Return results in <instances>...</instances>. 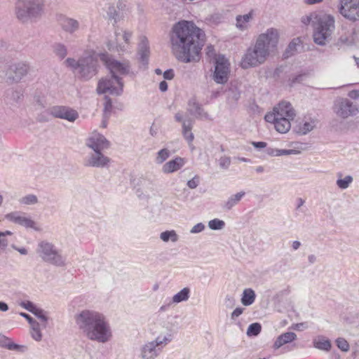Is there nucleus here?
<instances>
[{
  "label": "nucleus",
  "mask_w": 359,
  "mask_h": 359,
  "mask_svg": "<svg viewBox=\"0 0 359 359\" xmlns=\"http://www.w3.org/2000/svg\"><path fill=\"white\" fill-rule=\"evenodd\" d=\"M204 41V32L192 21L182 20L172 27L170 34L172 50L182 62L198 61Z\"/></svg>",
  "instance_id": "obj_1"
},
{
  "label": "nucleus",
  "mask_w": 359,
  "mask_h": 359,
  "mask_svg": "<svg viewBox=\"0 0 359 359\" xmlns=\"http://www.w3.org/2000/svg\"><path fill=\"white\" fill-rule=\"evenodd\" d=\"M278 42L277 29H268L259 35L253 46L249 47L241 61V67L247 69L264 63L270 54L275 50Z\"/></svg>",
  "instance_id": "obj_2"
},
{
  "label": "nucleus",
  "mask_w": 359,
  "mask_h": 359,
  "mask_svg": "<svg viewBox=\"0 0 359 359\" xmlns=\"http://www.w3.org/2000/svg\"><path fill=\"white\" fill-rule=\"evenodd\" d=\"M76 323L81 332L90 340L106 343L111 337L105 317L95 311H82L76 316Z\"/></svg>",
  "instance_id": "obj_3"
},
{
  "label": "nucleus",
  "mask_w": 359,
  "mask_h": 359,
  "mask_svg": "<svg viewBox=\"0 0 359 359\" xmlns=\"http://www.w3.org/2000/svg\"><path fill=\"white\" fill-rule=\"evenodd\" d=\"M295 116L296 112L292 104L288 102L282 101L273 107L272 112L265 115L264 119L269 123H273L278 132L286 133L290 129V121Z\"/></svg>",
  "instance_id": "obj_4"
},
{
  "label": "nucleus",
  "mask_w": 359,
  "mask_h": 359,
  "mask_svg": "<svg viewBox=\"0 0 359 359\" xmlns=\"http://www.w3.org/2000/svg\"><path fill=\"white\" fill-rule=\"evenodd\" d=\"M43 11V0H17L15 4V16L22 24L37 22Z\"/></svg>",
  "instance_id": "obj_5"
},
{
  "label": "nucleus",
  "mask_w": 359,
  "mask_h": 359,
  "mask_svg": "<svg viewBox=\"0 0 359 359\" xmlns=\"http://www.w3.org/2000/svg\"><path fill=\"white\" fill-rule=\"evenodd\" d=\"M65 63L73 69L80 78L88 80L97 74L98 61L92 55L81 57L78 60L67 58Z\"/></svg>",
  "instance_id": "obj_6"
},
{
  "label": "nucleus",
  "mask_w": 359,
  "mask_h": 359,
  "mask_svg": "<svg viewBox=\"0 0 359 359\" xmlns=\"http://www.w3.org/2000/svg\"><path fill=\"white\" fill-rule=\"evenodd\" d=\"M36 252L46 262H48L56 266H65L66 259L57 250L55 245L46 241H41L38 244Z\"/></svg>",
  "instance_id": "obj_7"
},
{
  "label": "nucleus",
  "mask_w": 359,
  "mask_h": 359,
  "mask_svg": "<svg viewBox=\"0 0 359 359\" xmlns=\"http://www.w3.org/2000/svg\"><path fill=\"white\" fill-rule=\"evenodd\" d=\"M334 29V20L330 15H325L318 20L313 33L314 42L323 46L328 41Z\"/></svg>",
  "instance_id": "obj_8"
},
{
  "label": "nucleus",
  "mask_w": 359,
  "mask_h": 359,
  "mask_svg": "<svg viewBox=\"0 0 359 359\" xmlns=\"http://www.w3.org/2000/svg\"><path fill=\"white\" fill-rule=\"evenodd\" d=\"M124 83L120 76L107 75L101 79L97 84V92L99 94L109 93L112 95H121L123 91Z\"/></svg>",
  "instance_id": "obj_9"
},
{
  "label": "nucleus",
  "mask_w": 359,
  "mask_h": 359,
  "mask_svg": "<svg viewBox=\"0 0 359 359\" xmlns=\"http://www.w3.org/2000/svg\"><path fill=\"white\" fill-rule=\"evenodd\" d=\"M171 335L158 336L154 341L144 344L141 348V358L142 359H155L161 352L163 344L165 345L170 341Z\"/></svg>",
  "instance_id": "obj_10"
},
{
  "label": "nucleus",
  "mask_w": 359,
  "mask_h": 359,
  "mask_svg": "<svg viewBox=\"0 0 359 359\" xmlns=\"http://www.w3.org/2000/svg\"><path fill=\"white\" fill-rule=\"evenodd\" d=\"M213 80L217 83L224 84L228 81L229 74V64L224 56L219 55L215 58Z\"/></svg>",
  "instance_id": "obj_11"
},
{
  "label": "nucleus",
  "mask_w": 359,
  "mask_h": 359,
  "mask_svg": "<svg viewBox=\"0 0 359 359\" xmlns=\"http://www.w3.org/2000/svg\"><path fill=\"white\" fill-rule=\"evenodd\" d=\"M111 159L105 156L102 151H92L88 153L83 160V165L93 168H107Z\"/></svg>",
  "instance_id": "obj_12"
},
{
  "label": "nucleus",
  "mask_w": 359,
  "mask_h": 359,
  "mask_svg": "<svg viewBox=\"0 0 359 359\" xmlns=\"http://www.w3.org/2000/svg\"><path fill=\"white\" fill-rule=\"evenodd\" d=\"M339 12L350 20H359V0H340Z\"/></svg>",
  "instance_id": "obj_13"
},
{
  "label": "nucleus",
  "mask_w": 359,
  "mask_h": 359,
  "mask_svg": "<svg viewBox=\"0 0 359 359\" xmlns=\"http://www.w3.org/2000/svg\"><path fill=\"white\" fill-rule=\"evenodd\" d=\"M48 113L55 118L65 119L74 122L79 118L78 112L67 106H53L48 109Z\"/></svg>",
  "instance_id": "obj_14"
},
{
  "label": "nucleus",
  "mask_w": 359,
  "mask_h": 359,
  "mask_svg": "<svg viewBox=\"0 0 359 359\" xmlns=\"http://www.w3.org/2000/svg\"><path fill=\"white\" fill-rule=\"evenodd\" d=\"M28 69V65L23 62L11 65L6 73V81L8 83L19 82L27 74Z\"/></svg>",
  "instance_id": "obj_15"
},
{
  "label": "nucleus",
  "mask_w": 359,
  "mask_h": 359,
  "mask_svg": "<svg viewBox=\"0 0 359 359\" xmlns=\"http://www.w3.org/2000/svg\"><path fill=\"white\" fill-rule=\"evenodd\" d=\"M115 36L116 42L109 41L107 43L109 50L116 49L117 51H124L126 45H128L130 42L132 32L118 29L115 30Z\"/></svg>",
  "instance_id": "obj_16"
},
{
  "label": "nucleus",
  "mask_w": 359,
  "mask_h": 359,
  "mask_svg": "<svg viewBox=\"0 0 359 359\" xmlns=\"http://www.w3.org/2000/svg\"><path fill=\"white\" fill-rule=\"evenodd\" d=\"M86 145L92 151H103L109 148V142L100 133L94 132L86 140Z\"/></svg>",
  "instance_id": "obj_17"
},
{
  "label": "nucleus",
  "mask_w": 359,
  "mask_h": 359,
  "mask_svg": "<svg viewBox=\"0 0 359 359\" xmlns=\"http://www.w3.org/2000/svg\"><path fill=\"white\" fill-rule=\"evenodd\" d=\"M5 217L10 222L21 225L25 228H32L35 230H39L36 226V222L31 219V218L27 217L24 212H12L6 215Z\"/></svg>",
  "instance_id": "obj_18"
},
{
  "label": "nucleus",
  "mask_w": 359,
  "mask_h": 359,
  "mask_svg": "<svg viewBox=\"0 0 359 359\" xmlns=\"http://www.w3.org/2000/svg\"><path fill=\"white\" fill-rule=\"evenodd\" d=\"M358 108L348 99L342 100L338 105L337 114L339 116L346 118L348 116H355L358 113Z\"/></svg>",
  "instance_id": "obj_19"
},
{
  "label": "nucleus",
  "mask_w": 359,
  "mask_h": 359,
  "mask_svg": "<svg viewBox=\"0 0 359 359\" xmlns=\"http://www.w3.org/2000/svg\"><path fill=\"white\" fill-rule=\"evenodd\" d=\"M110 74L114 77L127 75L130 72V65L128 62H121L117 60H111L108 63Z\"/></svg>",
  "instance_id": "obj_20"
},
{
  "label": "nucleus",
  "mask_w": 359,
  "mask_h": 359,
  "mask_svg": "<svg viewBox=\"0 0 359 359\" xmlns=\"http://www.w3.org/2000/svg\"><path fill=\"white\" fill-rule=\"evenodd\" d=\"M62 29L72 36H75L80 29V22L72 18L64 17L60 21Z\"/></svg>",
  "instance_id": "obj_21"
},
{
  "label": "nucleus",
  "mask_w": 359,
  "mask_h": 359,
  "mask_svg": "<svg viewBox=\"0 0 359 359\" xmlns=\"http://www.w3.org/2000/svg\"><path fill=\"white\" fill-rule=\"evenodd\" d=\"M186 163L184 158L177 156L166 162L162 166V172L165 174H170L180 170Z\"/></svg>",
  "instance_id": "obj_22"
},
{
  "label": "nucleus",
  "mask_w": 359,
  "mask_h": 359,
  "mask_svg": "<svg viewBox=\"0 0 359 359\" xmlns=\"http://www.w3.org/2000/svg\"><path fill=\"white\" fill-rule=\"evenodd\" d=\"M138 55L140 60L144 65L148 64L149 57L150 55L149 41L145 36L140 38V41L138 46Z\"/></svg>",
  "instance_id": "obj_23"
},
{
  "label": "nucleus",
  "mask_w": 359,
  "mask_h": 359,
  "mask_svg": "<svg viewBox=\"0 0 359 359\" xmlns=\"http://www.w3.org/2000/svg\"><path fill=\"white\" fill-rule=\"evenodd\" d=\"M23 97V90L20 86L8 88L6 91V101L11 104L18 103Z\"/></svg>",
  "instance_id": "obj_24"
},
{
  "label": "nucleus",
  "mask_w": 359,
  "mask_h": 359,
  "mask_svg": "<svg viewBox=\"0 0 359 359\" xmlns=\"http://www.w3.org/2000/svg\"><path fill=\"white\" fill-rule=\"evenodd\" d=\"M297 336L294 332H287L283 333L282 334L279 335L276 338V339L273 345V348L275 350H277V349L280 348V347H282L283 346L295 341L297 339Z\"/></svg>",
  "instance_id": "obj_25"
},
{
  "label": "nucleus",
  "mask_w": 359,
  "mask_h": 359,
  "mask_svg": "<svg viewBox=\"0 0 359 359\" xmlns=\"http://www.w3.org/2000/svg\"><path fill=\"white\" fill-rule=\"evenodd\" d=\"M123 4L120 0H118L116 4L109 5L107 11V14L110 20H113L114 23H116L122 17L121 9Z\"/></svg>",
  "instance_id": "obj_26"
},
{
  "label": "nucleus",
  "mask_w": 359,
  "mask_h": 359,
  "mask_svg": "<svg viewBox=\"0 0 359 359\" xmlns=\"http://www.w3.org/2000/svg\"><path fill=\"white\" fill-rule=\"evenodd\" d=\"M0 346L2 348H6L8 350L19 351L22 352L27 350L26 346H20L13 343L11 339L1 334H0Z\"/></svg>",
  "instance_id": "obj_27"
},
{
  "label": "nucleus",
  "mask_w": 359,
  "mask_h": 359,
  "mask_svg": "<svg viewBox=\"0 0 359 359\" xmlns=\"http://www.w3.org/2000/svg\"><path fill=\"white\" fill-rule=\"evenodd\" d=\"M254 11L251 10L248 14L238 15L236 18V27L241 31H244L248 29V22H249L253 18Z\"/></svg>",
  "instance_id": "obj_28"
},
{
  "label": "nucleus",
  "mask_w": 359,
  "mask_h": 359,
  "mask_svg": "<svg viewBox=\"0 0 359 359\" xmlns=\"http://www.w3.org/2000/svg\"><path fill=\"white\" fill-rule=\"evenodd\" d=\"M194 121L191 118L186 119L183 122L182 134L184 137L189 142H191L194 140V136L191 133Z\"/></svg>",
  "instance_id": "obj_29"
},
{
  "label": "nucleus",
  "mask_w": 359,
  "mask_h": 359,
  "mask_svg": "<svg viewBox=\"0 0 359 359\" xmlns=\"http://www.w3.org/2000/svg\"><path fill=\"white\" fill-rule=\"evenodd\" d=\"M245 192L241 191L234 195L231 196L228 200L224 203L223 208L226 210H230L233 208L236 205H237L239 201L244 196Z\"/></svg>",
  "instance_id": "obj_30"
},
{
  "label": "nucleus",
  "mask_w": 359,
  "mask_h": 359,
  "mask_svg": "<svg viewBox=\"0 0 359 359\" xmlns=\"http://www.w3.org/2000/svg\"><path fill=\"white\" fill-rule=\"evenodd\" d=\"M313 346L318 349L328 351L331 348L330 341L325 337L318 336L313 341Z\"/></svg>",
  "instance_id": "obj_31"
},
{
  "label": "nucleus",
  "mask_w": 359,
  "mask_h": 359,
  "mask_svg": "<svg viewBox=\"0 0 359 359\" xmlns=\"http://www.w3.org/2000/svg\"><path fill=\"white\" fill-rule=\"evenodd\" d=\"M255 291L250 288L244 290L241 298V302L244 306H250L253 304L255 300Z\"/></svg>",
  "instance_id": "obj_32"
},
{
  "label": "nucleus",
  "mask_w": 359,
  "mask_h": 359,
  "mask_svg": "<svg viewBox=\"0 0 359 359\" xmlns=\"http://www.w3.org/2000/svg\"><path fill=\"white\" fill-rule=\"evenodd\" d=\"M179 235L175 230H167L160 233V238L165 243H176L179 240Z\"/></svg>",
  "instance_id": "obj_33"
},
{
  "label": "nucleus",
  "mask_w": 359,
  "mask_h": 359,
  "mask_svg": "<svg viewBox=\"0 0 359 359\" xmlns=\"http://www.w3.org/2000/svg\"><path fill=\"white\" fill-rule=\"evenodd\" d=\"M241 97V90L237 85L231 84L227 90V99L229 102H236Z\"/></svg>",
  "instance_id": "obj_34"
},
{
  "label": "nucleus",
  "mask_w": 359,
  "mask_h": 359,
  "mask_svg": "<svg viewBox=\"0 0 359 359\" xmlns=\"http://www.w3.org/2000/svg\"><path fill=\"white\" fill-rule=\"evenodd\" d=\"M189 294L190 289L189 287H184L172 297V302L178 304L187 301L189 298Z\"/></svg>",
  "instance_id": "obj_35"
},
{
  "label": "nucleus",
  "mask_w": 359,
  "mask_h": 359,
  "mask_svg": "<svg viewBox=\"0 0 359 359\" xmlns=\"http://www.w3.org/2000/svg\"><path fill=\"white\" fill-rule=\"evenodd\" d=\"M54 54L60 60H63L67 55V48L62 43H55L53 46Z\"/></svg>",
  "instance_id": "obj_36"
},
{
  "label": "nucleus",
  "mask_w": 359,
  "mask_h": 359,
  "mask_svg": "<svg viewBox=\"0 0 359 359\" xmlns=\"http://www.w3.org/2000/svg\"><path fill=\"white\" fill-rule=\"evenodd\" d=\"M170 150L167 148H163L157 152L156 156L155 158V162L157 164H162L170 157Z\"/></svg>",
  "instance_id": "obj_37"
},
{
  "label": "nucleus",
  "mask_w": 359,
  "mask_h": 359,
  "mask_svg": "<svg viewBox=\"0 0 359 359\" xmlns=\"http://www.w3.org/2000/svg\"><path fill=\"white\" fill-rule=\"evenodd\" d=\"M32 313L39 319V324L41 326V327L46 328L47 326L48 321V317L46 314V312L39 308H36Z\"/></svg>",
  "instance_id": "obj_38"
},
{
  "label": "nucleus",
  "mask_w": 359,
  "mask_h": 359,
  "mask_svg": "<svg viewBox=\"0 0 359 359\" xmlns=\"http://www.w3.org/2000/svg\"><path fill=\"white\" fill-rule=\"evenodd\" d=\"M13 233L10 231H0V255L5 250L8 245V241L6 236H11Z\"/></svg>",
  "instance_id": "obj_39"
},
{
  "label": "nucleus",
  "mask_w": 359,
  "mask_h": 359,
  "mask_svg": "<svg viewBox=\"0 0 359 359\" xmlns=\"http://www.w3.org/2000/svg\"><path fill=\"white\" fill-rule=\"evenodd\" d=\"M189 111L191 115H194L196 117H202L203 114L206 116V114L203 113L201 107L194 102L189 103Z\"/></svg>",
  "instance_id": "obj_40"
},
{
  "label": "nucleus",
  "mask_w": 359,
  "mask_h": 359,
  "mask_svg": "<svg viewBox=\"0 0 359 359\" xmlns=\"http://www.w3.org/2000/svg\"><path fill=\"white\" fill-rule=\"evenodd\" d=\"M353 180V179L352 176L347 175L343 179L339 178L337 180L336 184L339 189H346L350 186Z\"/></svg>",
  "instance_id": "obj_41"
},
{
  "label": "nucleus",
  "mask_w": 359,
  "mask_h": 359,
  "mask_svg": "<svg viewBox=\"0 0 359 359\" xmlns=\"http://www.w3.org/2000/svg\"><path fill=\"white\" fill-rule=\"evenodd\" d=\"M31 327V334L32 338L37 341H40L42 339V334L40 331V327H41V326L40 325L39 323H34V325H32Z\"/></svg>",
  "instance_id": "obj_42"
},
{
  "label": "nucleus",
  "mask_w": 359,
  "mask_h": 359,
  "mask_svg": "<svg viewBox=\"0 0 359 359\" xmlns=\"http://www.w3.org/2000/svg\"><path fill=\"white\" fill-rule=\"evenodd\" d=\"M262 330V326L258 323H254L249 325L248 330H247V334L250 337L251 336H257L258 335Z\"/></svg>",
  "instance_id": "obj_43"
},
{
  "label": "nucleus",
  "mask_w": 359,
  "mask_h": 359,
  "mask_svg": "<svg viewBox=\"0 0 359 359\" xmlns=\"http://www.w3.org/2000/svg\"><path fill=\"white\" fill-rule=\"evenodd\" d=\"M315 126V121H311L310 122L306 121L302 126L299 127L297 132L302 135H306V133L311 131Z\"/></svg>",
  "instance_id": "obj_44"
},
{
  "label": "nucleus",
  "mask_w": 359,
  "mask_h": 359,
  "mask_svg": "<svg viewBox=\"0 0 359 359\" xmlns=\"http://www.w3.org/2000/svg\"><path fill=\"white\" fill-rule=\"evenodd\" d=\"M225 226L224 221L219 219H214L208 222V227L212 230H220Z\"/></svg>",
  "instance_id": "obj_45"
},
{
  "label": "nucleus",
  "mask_w": 359,
  "mask_h": 359,
  "mask_svg": "<svg viewBox=\"0 0 359 359\" xmlns=\"http://www.w3.org/2000/svg\"><path fill=\"white\" fill-rule=\"evenodd\" d=\"M20 203L25 205H34L38 203V198L36 195L29 194L21 198Z\"/></svg>",
  "instance_id": "obj_46"
},
{
  "label": "nucleus",
  "mask_w": 359,
  "mask_h": 359,
  "mask_svg": "<svg viewBox=\"0 0 359 359\" xmlns=\"http://www.w3.org/2000/svg\"><path fill=\"white\" fill-rule=\"evenodd\" d=\"M300 46V39L299 38L294 39L288 45L286 49V53L289 55H292L294 51L297 50V47Z\"/></svg>",
  "instance_id": "obj_47"
},
{
  "label": "nucleus",
  "mask_w": 359,
  "mask_h": 359,
  "mask_svg": "<svg viewBox=\"0 0 359 359\" xmlns=\"http://www.w3.org/2000/svg\"><path fill=\"white\" fill-rule=\"evenodd\" d=\"M112 109V102L111 100L105 96L104 108V116L105 117L109 116Z\"/></svg>",
  "instance_id": "obj_48"
},
{
  "label": "nucleus",
  "mask_w": 359,
  "mask_h": 359,
  "mask_svg": "<svg viewBox=\"0 0 359 359\" xmlns=\"http://www.w3.org/2000/svg\"><path fill=\"white\" fill-rule=\"evenodd\" d=\"M337 347L343 351H348L349 349V344L346 340L343 338H339L336 341Z\"/></svg>",
  "instance_id": "obj_49"
},
{
  "label": "nucleus",
  "mask_w": 359,
  "mask_h": 359,
  "mask_svg": "<svg viewBox=\"0 0 359 359\" xmlns=\"http://www.w3.org/2000/svg\"><path fill=\"white\" fill-rule=\"evenodd\" d=\"M219 166L222 169H228L231 164V158L228 156H222L219 160Z\"/></svg>",
  "instance_id": "obj_50"
},
{
  "label": "nucleus",
  "mask_w": 359,
  "mask_h": 359,
  "mask_svg": "<svg viewBox=\"0 0 359 359\" xmlns=\"http://www.w3.org/2000/svg\"><path fill=\"white\" fill-rule=\"evenodd\" d=\"M20 305L31 313H33L37 308L32 302L29 301L22 302Z\"/></svg>",
  "instance_id": "obj_51"
},
{
  "label": "nucleus",
  "mask_w": 359,
  "mask_h": 359,
  "mask_svg": "<svg viewBox=\"0 0 359 359\" xmlns=\"http://www.w3.org/2000/svg\"><path fill=\"white\" fill-rule=\"evenodd\" d=\"M205 229V225L203 223H198L194 225L190 230L191 233H198L202 232Z\"/></svg>",
  "instance_id": "obj_52"
},
{
  "label": "nucleus",
  "mask_w": 359,
  "mask_h": 359,
  "mask_svg": "<svg viewBox=\"0 0 359 359\" xmlns=\"http://www.w3.org/2000/svg\"><path fill=\"white\" fill-rule=\"evenodd\" d=\"M198 184H199V178L198 176H195L191 180L188 181L187 186L190 189H195L198 187Z\"/></svg>",
  "instance_id": "obj_53"
},
{
  "label": "nucleus",
  "mask_w": 359,
  "mask_h": 359,
  "mask_svg": "<svg viewBox=\"0 0 359 359\" xmlns=\"http://www.w3.org/2000/svg\"><path fill=\"white\" fill-rule=\"evenodd\" d=\"M278 156L299 154V151L295 149H278Z\"/></svg>",
  "instance_id": "obj_54"
},
{
  "label": "nucleus",
  "mask_w": 359,
  "mask_h": 359,
  "mask_svg": "<svg viewBox=\"0 0 359 359\" xmlns=\"http://www.w3.org/2000/svg\"><path fill=\"white\" fill-rule=\"evenodd\" d=\"M175 74L172 69H168L163 73V78L167 80H171L174 78Z\"/></svg>",
  "instance_id": "obj_55"
},
{
  "label": "nucleus",
  "mask_w": 359,
  "mask_h": 359,
  "mask_svg": "<svg viewBox=\"0 0 359 359\" xmlns=\"http://www.w3.org/2000/svg\"><path fill=\"white\" fill-rule=\"evenodd\" d=\"M244 311L243 308L238 307L236 308L231 313V318L233 320H235L236 318H238L239 316H241Z\"/></svg>",
  "instance_id": "obj_56"
},
{
  "label": "nucleus",
  "mask_w": 359,
  "mask_h": 359,
  "mask_svg": "<svg viewBox=\"0 0 359 359\" xmlns=\"http://www.w3.org/2000/svg\"><path fill=\"white\" fill-rule=\"evenodd\" d=\"M206 54L210 57H214L215 59L216 58L215 57L216 54H215V48L211 45L207 46V48H206Z\"/></svg>",
  "instance_id": "obj_57"
},
{
  "label": "nucleus",
  "mask_w": 359,
  "mask_h": 359,
  "mask_svg": "<svg viewBox=\"0 0 359 359\" xmlns=\"http://www.w3.org/2000/svg\"><path fill=\"white\" fill-rule=\"evenodd\" d=\"M306 76V74H299L296 76L291 80V85H293L296 83H301L304 80V78Z\"/></svg>",
  "instance_id": "obj_58"
},
{
  "label": "nucleus",
  "mask_w": 359,
  "mask_h": 359,
  "mask_svg": "<svg viewBox=\"0 0 359 359\" xmlns=\"http://www.w3.org/2000/svg\"><path fill=\"white\" fill-rule=\"evenodd\" d=\"M339 43H340L341 44L348 45L351 43V41L350 40L348 36L344 35L340 36V38L339 39Z\"/></svg>",
  "instance_id": "obj_59"
},
{
  "label": "nucleus",
  "mask_w": 359,
  "mask_h": 359,
  "mask_svg": "<svg viewBox=\"0 0 359 359\" xmlns=\"http://www.w3.org/2000/svg\"><path fill=\"white\" fill-rule=\"evenodd\" d=\"M20 315L21 316H22L23 318H25V319L27 320V321L29 322V323L30 324V325L32 326V325H34V323H37V321H36L35 320H34L29 314L26 313H22L21 312L20 313Z\"/></svg>",
  "instance_id": "obj_60"
},
{
  "label": "nucleus",
  "mask_w": 359,
  "mask_h": 359,
  "mask_svg": "<svg viewBox=\"0 0 359 359\" xmlns=\"http://www.w3.org/2000/svg\"><path fill=\"white\" fill-rule=\"evenodd\" d=\"M252 144L256 148V149H262L265 148L266 147V143L264 142H252Z\"/></svg>",
  "instance_id": "obj_61"
},
{
  "label": "nucleus",
  "mask_w": 359,
  "mask_h": 359,
  "mask_svg": "<svg viewBox=\"0 0 359 359\" xmlns=\"http://www.w3.org/2000/svg\"><path fill=\"white\" fill-rule=\"evenodd\" d=\"M266 153L272 156H278V149L273 148H268L266 149Z\"/></svg>",
  "instance_id": "obj_62"
},
{
  "label": "nucleus",
  "mask_w": 359,
  "mask_h": 359,
  "mask_svg": "<svg viewBox=\"0 0 359 359\" xmlns=\"http://www.w3.org/2000/svg\"><path fill=\"white\" fill-rule=\"evenodd\" d=\"M175 121H177V122H180V123H182L186 120V119H189V118H186L184 119V117L183 116V114L180 112H177L175 116Z\"/></svg>",
  "instance_id": "obj_63"
},
{
  "label": "nucleus",
  "mask_w": 359,
  "mask_h": 359,
  "mask_svg": "<svg viewBox=\"0 0 359 359\" xmlns=\"http://www.w3.org/2000/svg\"><path fill=\"white\" fill-rule=\"evenodd\" d=\"M348 96L352 99L359 98V91L358 90H351L349 92Z\"/></svg>",
  "instance_id": "obj_64"
}]
</instances>
